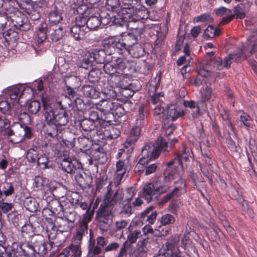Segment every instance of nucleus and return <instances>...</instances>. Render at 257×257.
Wrapping results in <instances>:
<instances>
[{
	"label": "nucleus",
	"mask_w": 257,
	"mask_h": 257,
	"mask_svg": "<svg viewBox=\"0 0 257 257\" xmlns=\"http://www.w3.org/2000/svg\"><path fill=\"white\" fill-rule=\"evenodd\" d=\"M62 29L61 28L55 30L54 32L51 34L52 40L54 41H59L62 37Z\"/></svg>",
	"instance_id": "obj_56"
},
{
	"label": "nucleus",
	"mask_w": 257,
	"mask_h": 257,
	"mask_svg": "<svg viewBox=\"0 0 257 257\" xmlns=\"http://www.w3.org/2000/svg\"><path fill=\"white\" fill-rule=\"evenodd\" d=\"M142 231L144 235H147L149 233L153 234L154 232V230L150 224L145 225L142 228Z\"/></svg>",
	"instance_id": "obj_61"
},
{
	"label": "nucleus",
	"mask_w": 257,
	"mask_h": 257,
	"mask_svg": "<svg viewBox=\"0 0 257 257\" xmlns=\"http://www.w3.org/2000/svg\"><path fill=\"white\" fill-rule=\"evenodd\" d=\"M58 127L53 123L49 124V127L47 129L46 135L47 137L55 138L58 136Z\"/></svg>",
	"instance_id": "obj_42"
},
{
	"label": "nucleus",
	"mask_w": 257,
	"mask_h": 257,
	"mask_svg": "<svg viewBox=\"0 0 257 257\" xmlns=\"http://www.w3.org/2000/svg\"><path fill=\"white\" fill-rule=\"evenodd\" d=\"M154 183H149L144 187L143 197L148 202H150L154 195L156 194L155 191H154Z\"/></svg>",
	"instance_id": "obj_26"
},
{
	"label": "nucleus",
	"mask_w": 257,
	"mask_h": 257,
	"mask_svg": "<svg viewBox=\"0 0 257 257\" xmlns=\"http://www.w3.org/2000/svg\"><path fill=\"white\" fill-rule=\"evenodd\" d=\"M116 228L117 230H121L125 228L128 225V221L125 220L121 219L116 221L115 222Z\"/></svg>",
	"instance_id": "obj_60"
},
{
	"label": "nucleus",
	"mask_w": 257,
	"mask_h": 257,
	"mask_svg": "<svg viewBox=\"0 0 257 257\" xmlns=\"http://www.w3.org/2000/svg\"><path fill=\"white\" fill-rule=\"evenodd\" d=\"M169 147L167 142L159 137L156 141V146L149 143L145 145L142 150V157L140 159L138 166L145 165L148 163V161L156 158L161 152L169 151Z\"/></svg>",
	"instance_id": "obj_3"
},
{
	"label": "nucleus",
	"mask_w": 257,
	"mask_h": 257,
	"mask_svg": "<svg viewBox=\"0 0 257 257\" xmlns=\"http://www.w3.org/2000/svg\"><path fill=\"white\" fill-rule=\"evenodd\" d=\"M62 169L65 172L71 173L82 168L81 164L76 159L68 157L64 158L61 163Z\"/></svg>",
	"instance_id": "obj_9"
},
{
	"label": "nucleus",
	"mask_w": 257,
	"mask_h": 257,
	"mask_svg": "<svg viewBox=\"0 0 257 257\" xmlns=\"http://www.w3.org/2000/svg\"><path fill=\"white\" fill-rule=\"evenodd\" d=\"M101 21L98 17L93 16L90 17L87 21H86L87 26H86L88 29L95 30L98 28L100 25Z\"/></svg>",
	"instance_id": "obj_37"
},
{
	"label": "nucleus",
	"mask_w": 257,
	"mask_h": 257,
	"mask_svg": "<svg viewBox=\"0 0 257 257\" xmlns=\"http://www.w3.org/2000/svg\"><path fill=\"white\" fill-rule=\"evenodd\" d=\"M13 205L12 203H9L5 202L0 203V209L4 213H6L12 209Z\"/></svg>",
	"instance_id": "obj_58"
},
{
	"label": "nucleus",
	"mask_w": 257,
	"mask_h": 257,
	"mask_svg": "<svg viewBox=\"0 0 257 257\" xmlns=\"http://www.w3.org/2000/svg\"><path fill=\"white\" fill-rule=\"evenodd\" d=\"M183 173V166L180 158H175L168 164V167L164 173V181L168 183L178 178L179 175Z\"/></svg>",
	"instance_id": "obj_5"
},
{
	"label": "nucleus",
	"mask_w": 257,
	"mask_h": 257,
	"mask_svg": "<svg viewBox=\"0 0 257 257\" xmlns=\"http://www.w3.org/2000/svg\"><path fill=\"white\" fill-rule=\"evenodd\" d=\"M46 31L44 28H39L36 32V36L35 38L36 46L35 49L37 52L38 51L43 52L46 50L44 46L45 43H46Z\"/></svg>",
	"instance_id": "obj_11"
},
{
	"label": "nucleus",
	"mask_w": 257,
	"mask_h": 257,
	"mask_svg": "<svg viewBox=\"0 0 257 257\" xmlns=\"http://www.w3.org/2000/svg\"><path fill=\"white\" fill-rule=\"evenodd\" d=\"M9 257H25L26 251L21 245L14 243L11 249L8 252Z\"/></svg>",
	"instance_id": "obj_21"
},
{
	"label": "nucleus",
	"mask_w": 257,
	"mask_h": 257,
	"mask_svg": "<svg viewBox=\"0 0 257 257\" xmlns=\"http://www.w3.org/2000/svg\"><path fill=\"white\" fill-rule=\"evenodd\" d=\"M43 106L44 108V116L46 121L49 124L53 123L55 114L57 111V109L52 110V107L47 106L46 104L43 102Z\"/></svg>",
	"instance_id": "obj_23"
},
{
	"label": "nucleus",
	"mask_w": 257,
	"mask_h": 257,
	"mask_svg": "<svg viewBox=\"0 0 257 257\" xmlns=\"http://www.w3.org/2000/svg\"><path fill=\"white\" fill-rule=\"evenodd\" d=\"M184 105L186 107L194 109L192 112L193 117H196L199 115L200 109L195 101H184Z\"/></svg>",
	"instance_id": "obj_38"
},
{
	"label": "nucleus",
	"mask_w": 257,
	"mask_h": 257,
	"mask_svg": "<svg viewBox=\"0 0 257 257\" xmlns=\"http://www.w3.org/2000/svg\"><path fill=\"white\" fill-rule=\"evenodd\" d=\"M27 208L31 212H35L37 210L38 204L36 201L32 199H28L25 201Z\"/></svg>",
	"instance_id": "obj_49"
},
{
	"label": "nucleus",
	"mask_w": 257,
	"mask_h": 257,
	"mask_svg": "<svg viewBox=\"0 0 257 257\" xmlns=\"http://www.w3.org/2000/svg\"><path fill=\"white\" fill-rule=\"evenodd\" d=\"M104 94L109 98H115L117 94L116 91L111 87L104 89Z\"/></svg>",
	"instance_id": "obj_59"
},
{
	"label": "nucleus",
	"mask_w": 257,
	"mask_h": 257,
	"mask_svg": "<svg viewBox=\"0 0 257 257\" xmlns=\"http://www.w3.org/2000/svg\"><path fill=\"white\" fill-rule=\"evenodd\" d=\"M126 176V169L124 161H117L115 171V180L117 185L119 184Z\"/></svg>",
	"instance_id": "obj_16"
},
{
	"label": "nucleus",
	"mask_w": 257,
	"mask_h": 257,
	"mask_svg": "<svg viewBox=\"0 0 257 257\" xmlns=\"http://www.w3.org/2000/svg\"><path fill=\"white\" fill-rule=\"evenodd\" d=\"M37 162L38 165L42 169H46L49 167V158L48 156L44 154L39 155Z\"/></svg>",
	"instance_id": "obj_39"
},
{
	"label": "nucleus",
	"mask_w": 257,
	"mask_h": 257,
	"mask_svg": "<svg viewBox=\"0 0 257 257\" xmlns=\"http://www.w3.org/2000/svg\"><path fill=\"white\" fill-rule=\"evenodd\" d=\"M111 189L108 188L103 203H102L96 212V217L99 222L101 229L107 230L112 222V215L111 206L122 199L121 191H117L111 195Z\"/></svg>",
	"instance_id": "obj_2"
},
{
	"label": "nucleus",
	"mask_w": 257,
	"mask_h": 257,
	"mask_svg": "<svg viewBox=\"0 0 257 257\" xmlns=\"http://www.w3.org/2000/svg\"><path fill=\"white\" fill-rule=\"evenodd\" d=\"M154 191L156 194H162L167 192L170 189V186L167 183H161L156 181L154 183Z\"/></svg>",
	"instance_id": "obj_33"
},
{
	"label": "nucleus",
	"mask_w": 257,
	"mask_h": 257,
	"mask_svg": "<svg viewBox=\"0 0 257 257\" xmlns=\"http://www.w3.org/2000/svg\"><path fill=\"white\" fill-rule=\"evenodd\" d=\"M122 203L124 206L121 211V214L126 216H130L132 213V206L130 201L128 200L124 201Z\"/></svg>",
	"instance_id": "obj_47"
},
{
	"label": "nucleus",
	"mask_w": 257,
	"mask_h": 257,
	"mask_svg": "<svg viewBox=\"0 0 257 257\" xmlns=\"http://www.w3.org/2000/svg\"><path fill=\"white\" fill-rule=\"evenodd\" d=\"M100 247L98 245L95 246V240H92L91 238H90L89 249L90 251L92 252L93 254L97 255L99 254L101 250Z\"/></svg>",
	"instance_id": "obj_52"
},
{
	"label": "nucleus",
	"mask_w": 257,
	"mask_h": 257,
	"mask_svg": "<svg viewBox=\"0 0 257 257\" xmlns=\"http://www.w3.org/2000/svg\"><path fill=\"white\" fill-rule=\"evenodd\" d=\"M0 133L4 135L11 136L13 131L10 128V123L4 116H0Z\"/></svg>",
	"instance_id": "obj_24"
},
{
	"label": "nucleus",
	"mask_w": 257,
	"mask_h": 257,
	"mask_svg": "<svg viewBox=\"0 0 257 257\" xmlns=\"http://www.w3.org/2000/svg\"><path fill=\"white\" fill-rule=\"evenodd\" d=\"M153 209V206H150L144 211L141 213V216L142 217L147 216V221L149 223L148 224L150 225L153 224L155 223L157 215L156 211H153L150 213Z\"/></svg>",
	"instance_id": "obj_29"
},
{
	"label": "nucleus",
	"mask_w": 257,
	"mask_h": 257,
	"mask_svg": "<svg viewBox=\"0 0 257 257\" xmlns=\"http://www.w3.org/2000/svg\"><path fill=\"white\" fill-rule=\"evenodd\" d=\"M49 19V21L52 23L57 24L59 23L62 20L61 11L55 8L50 13Z\"/></svg>",
	"instance_id": "obj_35"
},
{
	"label": "nucleus",
	"mask_w": 257,
	"mask_h": 257,
	"mask_svg": "<svg viewBox=\"0 0 257 257\" xmlns=\"http://www.w3.org/2000/svg\"><path fill=\"white\" fill-rule=\"evenodd\" d=\"M186 191V181L182 176L179 175L178 180L175 182V187L173 190L169 194H168L164 197L165 202H167L171 198L177 196L185 193Z\"/></svg>",
	"instance_id": "obj_8"
},
{
	"label": "nucleus",
	"mask_w": 257,
	"mask_h": 257,
	"mask_svg": "<svg viewBox=\"0 0 257 257\" xmlns=\"http://www.w3.org/2000/svg\"><path fill=\"white\" fill-rule=\"evenodd\" d=\"M30 91H32V89L29 87L24 88L22 86H13L8 89V95L12 101L13 108H17L19 105H22L20 101V98L25 95L26 92Z\"/></svg>",
	"instance_id": "obj_6"
},
{
	"label": "nucleus",
	"mask_w": 257,
	"mask_h": 257,
	"mask_svg": "<svg viewBox=\"0 0 257 257\" xmlns=\"http://www.w3.org/2000/svg\"><path fill=\"white\" fill-rule=\"evenodd\" d=\"M14 191L13 185L10 183H6L3 188V192L6 196L12 195Z\"/></svg>",
	"instance_id": "obj_53"
},
{
	"label": "nucleus",
	"mask_w": 257,
	"mask_h": 257,
	"mask_svg": "<svg viewBox=\"0 0 257 257\" xmlns=\"http://www.w3.org/2000/svg\"><path fill=\"white\" fill-rule=\"evenodd\" d=\"M85 232H87V231L85 230V227H83V229H82L78 227L76 230V232L72 238L71 244H72V246L76 245L80 247L82 237Z\"/></svg>",
	"instance_id": "obj_28"
},
{
	"label": "nucleus",
	"mask_w": 257,
	"mask_h": 257,
	"mask_svg": "<svg viewBox=\"0 0 257 257\" xmlns=\"http://www.w3.org/2000/svg\"><path fill=\"white\" fill-rule=\"evenodd\" d=\"M68 122L67 115L66 111L62 108L57 109L55 114L53 124L58 126L65 125Z\"/></svg>",
	"instance_id": "obj_19"
},
{
	"label": "nucleus",
	"mask_w": 257,
	"mask_h": 257,
	"mask_svg": "<svg viewBox=\"0 0 257 257\" xmlns=\"http://www.w3.org/2000/svg\"><path fill=\"white\" fill-rule=\"evenodd\" d=\"M96 108L103 113L104 114L109 113L111 111L118 110V112L121 113L123 108L121 105L117 101H112L109 99H102L99 102L95 104Z\"/></svg>",
	"instance_id": "obj_7"
},
{
	"label": "nucleus",
	"mask_w": 257,
	"mask_h": 257,
	"mask_svg": "<svg viewBox=\"0 0 257 257\" xmlns=\"http://www.w3.org/2000/svg\"><path fill=\"white\" fill-rule=\"evenodd\" d=\"M214 12L218 16H226V17H229L231 15V10L224 7H220L218 9H215Z\"/></svg>",
	"instance_id": "obj_51"
},
{
	"label": "nucleus",
	"mask_w": 257,
	"mask_h": 257,
	"mask_svg": "<svg viewBox=\"0 0 257 257\" xmlns=\"http://www.w3.org/2000/svg\"><path fill=\"white\" fill-rule=\"evenodd\" d=\"M234 14L231 13L229 17H226L222 19L220 22L221 25H224L230 22L234 17L236 19H243L245 17L246 11L243 9V5L240 4L233 9Z\"/></svg>",
	"instance_id": "obj_13"
},
{
	"label": "nucleus",
	"mask_w": 257,
	"mask_h": 257,
	"mask_svg": "<svg viewBox=\"0 0 257 257\" xmlns=\"http://www.w3.org/2000/svg\"><path fill=\"white\" fill-rule=\"evenodd\" d=\"M221 34V30L218 28H214L212 26H209L204 31V38L206 40L213 38L216 36Z\"/></svg>",
	"instance_id": "obj_27"
},
{
	"label": "nucleus",
	"mask_w": 257,
	"mask_h": 257,
	"mask_svg": "<svg viewBox=\"0 0 257 257\" xmlns=\"http://www.w3.org/2000/svg\"><path fill=\"white\" fill-rule=\"evenodd\" d=\"M15 135L16 138L13 139L11 141L14 144L19 143L21 142L25 138H30L31 130L29 127L20 126L17 128L15 133H13L12 135Z\"/></svg>",
	"instance_id": "obj_17"
},
{
	"label": "nucleus",
	"mask_w": 257,
	"mask_h": 257,
	"mask_svg": "<svg viewBox=\"0 0 257 257\" xmlns=\"http://www.w3.org/2000/svg\"><path fill=\"white\" fill-rule=\"evenodd\" d=\"M103 69L105 73L109 75H112L117 73V69L114 63L108 62L106 63L103 66Z\"/></svg>",
	"instance_id": "obj_46"
},
{
	"label": "nucleus",
	"mask_w": 257,
	"mask_h": 257,
	"mask_svg": "<svg viewBox=\"0 0 257 257\" xmlns=\"http://www.w3.org/2000/svg\"><path fill=\"white\" fill-rule=\"evenodd\" d=\"M166 111H165L164 108L161 105H158L154 109V115L158 117V118H162L165 121H166Z\"/></svg>",
	"instance_id": "obj_41"
},
{
	"label": "nucleus",
	"mask_w": 257,
	"mask_h": 257,
	"mask_svg": "<svg viewBox=\"0 0 257 257\" xmlns=\"http://www.w3.org/2000/svg\"><path fill=\"white\" fill-rule=\"evenodd\" d=\"M140 133V126L137 125L132 128L128 137L124 144V148L127 149V152H132L133 151L134 145L138 140Z\"/></svg>",
	"instance_id": "obj_10"
},
{
	"label": "nucleus",
	"mask_w": 257,
	"mask_h": 257,
	"mask_svg": "<svg viewBox=\"0 0 257 257\" xmlns=\"http://www.w3.org/2000/svg\"><path fill=\"white\" fill-rule=\"evenodd\" d=\"M148 242V238H144L140 239L137 244V247L138 250L140 252H143L145 251L146 246Z\"/></svg>",
	"instance_id": "obj_55"
},
{
	"label": "nucleus",
	"mask_w": 257,
	"mask_h": 257,
	"mask_svg": "<svg viewBox=\"0 0 257 257\" xmlns=\"http://www.w3.org/2000/svg\"><path fill=\"white\" fill-rule=\"evenodd\" d=\"M192 157V152L189 148L186 147L185 146H183L180 149V154L175 158H180L181 165H182V160L184 159L187 161L189 160L190 158Z\"/></svg>",
	"instance_id": "obj_34"
},
{
	"label": "nucleus",
	"mask_w": 257,
	"mask_h": 257,
	"mask_svg": "<svg viewBox=\"0 0 257 257\" xmlns=\"http://www.w3.org/2000/svg\"><path fill=\"white\" fill-rule=\"evenodd\" d=\"M93 61H94L92 53L90 51L87 52L83 56L80 67L84 69H88L92 65Z\"/></svg>",
	"instance_id": "obj_32"
},
{
	"label": "nucleus",
	"mask_w": 257,
	"mask_h": 257,
	"mask_svg": "<svg viewBox=\"0 0 257 257\" xmlns=\"http://www.w3.org/2000/svg\"><path fill=\"white\" fill-rule=\"evenodd\" d=\"M185 112L183 109L176 105L171 104L166 110V120L170 118L172 120H175L183 116Z\"/></svg>",
	"instance_id": "obj_14"
},
{
	"label": "nucleus",
	"mask_w": 257,
	"mask_h": 257,
	"mask_svg": "<svg viewBox=\"0 0 257 257\" xmlns=\"http://www.w3.org/2000/svg\"><path fill=\"white\" fill-rule=\"evenodd\" d=\"M139 115L136 119V124L139 126H144L148 123L146 114L144 112V106H141L139 109Z\"/></svg>",
	"instance_id": "obj_36"
},
{
	"label": "nucleus",
	"mask_w": 257,
	"mask_h": 257,
	"mask_svg": "<svg viewBox=\"0 0 257 257\" xmlns=\"http://www.w3.org/2000/svg\"><path fill=\"white\" fill-rule=\"evenodd\" d=\"M175 246L171 243L167 242L165 247L160 250L156 257H180Z\"/></svg>",
	"instance_id": "obj_18"
},
{
	"label": "nucleus",
	"mask_w": 257,
	"mask_h": 257,
	"mask_svg": "<svg viewBox=\"0 0 257 257\" xmlns=\"http://www.w3.org/2000/svg\"><path fill=\"white\" fill-rule=\"evenodd\" d=\"M137 43V40L133 36H127L124 39L120 40L118 38H111L109 39L110 47L116 49L118 53L123 54L125 51L131 54L132 47Z\"/></svg>",
	"instance_id": "obj_4"
},
{
	"label": "nucleus",
	"mask_w": 257,
	"mask_h": 257,
	"mask_svg": "<svg viewBox=\"0 0 257 257\" xmlns=\"http://www.w3.org/2000/svg\"><path fill=\"white\" fill-rule=\"evenodd\" d=\"M157 169V165L155 164H153L148 166L145 171V175H148L154 173Z\"/></svg>",
	"instance_id": "obj_62"
},
{
	"label": "nucleus",
	"mask_w": 257,
	"mask_h": 257,
	"mask_svg": "<svg viewBox=\"0 0 257 257\" xmlns=\"http://www.w3.org/2000/svg\"><path fill=\"white\" fill-rule=\"evenodd\" d=\"M94 210H87L84 214L82 220L80 222L78 227L83 229V227L85 228V230L87 231L88 223L91 221L93 215Z\"/></svg>",
	"instance_id": "obj_31"
},
{
	"label": "nucleus",
	"mask_w": 257,
	"mask_h": 257,
	"mask_svg": "<svg viewBox=\"0 0 257 257\" xmlns=\"http://www.w3.org/2000/svg\"><path fill=\"white\" fill-rule=\"evenodd\" d=\"M240 120L245 127L248 128L252 127L253 121L251 117L247 114L243 113L240 115Z\"/></svg>",
	"instance_id": "obj_44"
},
{
	"label": "nucleus",
	"mask_w": 257,
	"mask_h": 257,
	"mask_svg": "<svg viewBox=\"0 0 257 257\" xmlns=\"http://www.w3.org/2000/svg\"><path fill=\"white\" fill-rule=\"evenodd\" d=\"M83 94L88 97L97 98L100 96L99 91H97L93 86L86 85L82 87Z\"/></svg>",
	"instance_id": "obj_25"
},
{
	"label": "nucleus",
	"mask_w": 257,
	"mask_h": 257,
	"mask_svg": "<svg viewBox=\"0 0 257 257\" xmlns=\"http://www.w3.org/2000/svg\"><path fill=\"white\" fill-rule=\"evenodd\" d=\"M119 247V244L116 242H112L109 244L105 248V250L106 251H109L113 250L116 249Z\"/></svg>",
	"instance_id": "obj_63"
},
{
	"label": "nucleus",
	"mask_w": 257,
	"mask_h": 257,
	"mask_svg": "<svg viewBox=\"0 0 257 257\" xmlns=\"http://www.w3.org/2000/svg\"><path fill=\"white\" fill-rule=\"evenodd\" d=\"M201 32V28L200 26L194 27L191 31V33L193 37H196Z\"/></svg>",
	"instance_id": "obj_64"
},
{
	"label": "nucleus",
	"mask_w": 257,
	"mask_h": 257,
	"mask_svg": "<svg viewBox=\"0 0 257 257\" xmlns=\"http://www.w3.org/2000/svg\"><path fill=\"white\" fill-rule=\"evenodd\" d=\"M196 22H210L212 18L208 14H204L194 18Z\"/></svg>",
	"instance_id": "obj_57"
},
{
	"label": "nucleus",
	"mask_w": 257,
	"mask_h": 257,
	"mask_svg": "<svg viewBox=\"0 0 257 257\" xmlns=\"http://www.w3.org/2000/svg\"><path fill=\"white\" fill-rule=\"evenodd\" d=\"M40 108V103L39 101L33 100L28 104V109L33 114L37 113Z\"/></svg>",
	"instance_id": "obj_43"
},
{
	"label": "nucleus",
	"mask_w": 257,
	"mask_h": 257,
	"mask_svg": "<svg viewBox=\"0 0 257 257\" xmlns=\"http://www.w3.org/2000/svg\"><path fill=\"white\" fill-rule=\"evenodd\" d=\"M175 221V218L173 215L170 214H166L162 216L161 223L162 225H166L173 224Z\"/></svg>",
	"instance_id": "obj_48"
},
{
	"label": "nucleus",
	"mask_w": 257,
	"mask_h": 257,
	"mask_svg": "<svg viewBox=\"0 0 257 257\" xmlns=\"http://www.w3.org/2000/svg\"><path fill=\"white\" fill-rule=\"evenodd\" d=\"M39 155L36 150L31 149L28 151L27 159L29 162H35L37 160Z\"/></svg>",
	"instance_id": "obj_50"
},
{
	"label": "nucleus",
	"mask_w": 257,
	"mask_h": 257,
	"mask_svg": "<svg viewBox=\"0 0 257 257\" xmlns=\"http://www.w3.org/2000/svg\"><path fill=\"white\" fill-rule=\"evenodd\" d=\"M91 53H92L94 61L97 63L101 64L104 62L106 56V52L104 50L96 49Z\"/></svg>",
	"instance_id": "obj_30"
},
{
	"label": "nucleus",
	"mask_w": 257,
	"mask_h": 257,
	"mask_svg": "<svg viewBox=\"0 0 257 257\" xmlns=\"http://www.w3.org/2000/svg\"><path fill=\"white\" fill-rule=\"evenodd\" d=\"M127 238L125 243L133 244L136 242L137 239L142 235L140 229L131 224L127 228Z\"/></svg>",
	"instance_id": "obj_15"
},
{
	"label": "nucleus",
	"mask_w": 257,
	"mask_h": 257,
	"mask_svg": "<svg viewBox=\"0 0 257 257\" xmlns=\"http://www.w3.org/2000/svg\"><path fill=\"white\" fill-rule=\"evenodd\" d=\"M126 60L122 58H118L115 61V65L117 69V73L122 74L126 68Z\"/></svg>",
	"instance_id": "obj_40"
},
{
	"label": "nucleus",
	"mask_w": 257,
	"mask_h": 257,
	"mask_svg": "<svg viewBox=\"0 0 257 257\" xmlns=\"http://www.w3.org/2000/svg\"><path fill=\"white\" fill-rule=\"evenodd\" d=\"M11 108L8 101L3 100L0 102V110L4 113H8Z\"/></svg>",
	"instance_id": "obj_54"
},
{
	"label": "nucleus",
	"mask_w": 257,
	"mask_h": 257,
	"mask_svg": "<svg viewBox=\"0 0 257 257\" xmlns=\"http://www.w3.org/2000/svg\"><path fill=\"white\" fill-rule=\"evenodd\" d=\"M90 154L91 156V159L95 160H98L100 158H103L104 155L103 149L101 148L93 149L91 151Z\"/></svg>",
	"instance_id": "obj_45"
},
{
	"label": "nucleus",
	"mask_w": 257,
	"mask_h": 257,
	"mask_svg": "<svg viewBox=\"0 0 257 257\" xmlns=\"http://www.w3.org/2000/svg\"><path fill=\"white\" fill-rule=\"evenodd\" d=\"M83 20L82 25L77 23L72 26L71 29V36L77 41H79L84 39L87 31V28L85 25L86 23V19L82 18Z\"/></svg>",
	"instance_id": "obj_12"
},
{
	"label": "nucleus",
	"mask_w": 257,
	"mask_h": 257,
	"mask_svg": "<svg viewBox=\"0 0 257 257\" xmlns=\"http://www.w3.org/2000/svg\"><path fill=\"white\" fill-rule=\"evenodd\" d=\"M200 96L204 101L213 100L215 98V94L213 93L212 88L208 86L202 87L200 90Z\"/></svg>",
	"instance_id": "obj_22"
},
{
	"label": "nucleus",
	"mask_w": 257,
	"mask_h": 257,
	"mask_svg": "<svg viewBox=\"0 0 257 257\" xmlns=\"http://www.w3.org/2000/svg\"><path fill=\"white\" fill-rule=\"evenodd\" d=\"M254 55L257 63V32L253 33L248 39L246 46L239 50L238 52L231 54L225 57L223 60L220 57H216L213 60V66L218 70H222L224 68H228L233 61L240 58L245 59L252 55Z\"/></svg>",
	"instance_id": "obj_1"
},
{
	"label": "nucleus",
	"mask_w": 257,
	"mask_h": 257,
	"mask_svg": "<svg viewBox=\"0 0 257 257\" xmlns=\"http://www.w3.org/2000/svg\"><path fill=\"white\" fill-rule=\"evenodd\" d=\"M81 254V247L70 244L63 250L62 254L64 257H80Z\"/></svg>",
	"instance_id": "obj_20"
}]
</instances>
